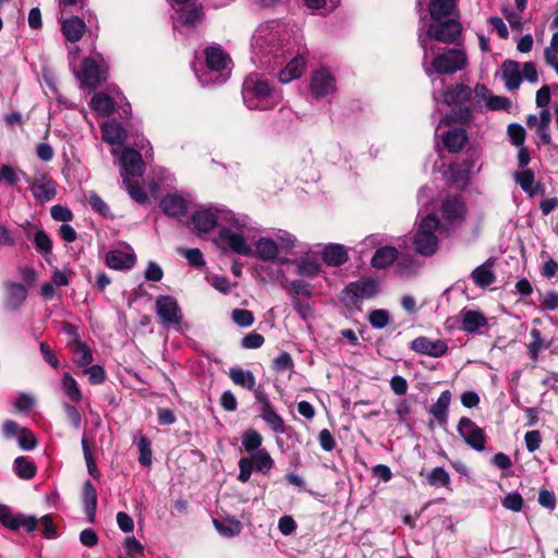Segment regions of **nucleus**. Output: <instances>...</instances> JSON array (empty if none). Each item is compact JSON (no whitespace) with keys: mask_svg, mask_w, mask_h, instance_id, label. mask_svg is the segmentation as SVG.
Instances as JSON below:
<instances>
[{"mask_svg":"<svg viewBox=\"0 0 558 558\" xmlns=\"http://www.w3.org/2000/svg\"><path fill=\"white\" fill-rule=\"evenodd\" d=\"M461 329L468 333H475L480 328L487 325V319L480 311L464 307L461 313Z\"/></svg>","mask_w":558,"mask_h":558,"instance_id":"nucleus-27","label":"nucleus"},{"mask_svg":"<svg viewBox=\"0 0 558 558\" xmlns=\"http://www.w3.org/2000/svg\"><path fill=\"white\" fill-rule=\"evenodd\" d=\"M288 34L272 31L268 25L260 26L252 37V61L265 70H276L286 64L278 73L281 83L299 78L305 68V48L294 49Z\"/></svg>","mask_w":558,"mask_h":558,"instance_id":"nucleus-1","label":"nucleus"},{"mask_svg":"<svg viewBox=\"0 0 558 558\" xmlns=\"http://www.w3.org/2000/svg\"><path fill=\"white\" fill-rule=\"evenodd\" d=\"M480 155L476 149L469 148L466 157L462 162H456L450 166V172L454 181H465L474 171Z\"/></svg>","mask_w":558,"mask_h":558,"instance_id":"nucleus-21","label":"nucleus"},{"mask_svg":"<svg viewBox=\"0 0 558 558\" xmlns=\"http://www.w3.org/2000/svg\"><path fill=\"white\" fill-rule=\"evenodd\" d=\"M444 146L450 153L460 151L468 142V134L464 129H453L445 133Z\"/></svg>","mask_w":558,"mask_h":558,"instance_id":"nucleus-33","label":"nucleus"},{"mask_svg":"<svg viewBox=\"0 0 558 558\" xmlns=\"http://www.w3.org/2000/svg\"><path fill=\"white\" fill-rule=\"evenodd\" d=\"M156 313L161 319L165 328L169 329L175 325H180L182 320L181 308L171 295H160L156 300Z\"/></svg>","mask_w":558,"mask_h":558,"instance_id":"nucleus-10","label":"nucleus"},{"mask_svg":"<svg viewBox=\"0 0 558 558\" xmlns=\"http://www.w3.org/2000/svg\"><path fill=\"white\" fill-rule=\"evenodd\" d=\"M205 61L208 68L209 78L199 77L202 83H222L226 81L223 77L221 80L220 72L227 69L228 63L230 62L229 56L220 48V47H207L205 49Z\"/></svg>","mask_w":558,"mask_h":558,"instance_id":"nucleus-9","label":"nucleus"},{"mask_svg":"<svg viewBox=\"0 0 558 558\" xmlns=\"http://www.w3.org/2000/svg\"><path fill=\"white\" fill-rule=\"evenodd\" d=\"M259 415L263 421L276 433L283 434L286 432V425L283 418L275 411L274 407L270 405L265 409H258Z\"/></svg>","mask_w":558,"mask_h":558,"instance_id":"nucleus-39","label":"nucleus"},{"mask_svg":"<svg viewBox=\"0 0 558 558\" xmlns=\"http://www.w3.org/2000/svg\"><path fill=\"white\" fill-rule=\"evenodd\" d=\"M311 92L316 99H322L335 90V78L328 69L315 71L311 77Z\"/></svg>","mask_w":558,"mask_h":558,"instance_id":"nucleus-17","label":"nucleus"},{"mask_svg":"<svg viewBox=\"0 0 558 558\" xmlns=\"http://www.w3.org/2000/svg\"><path fill=\"white\" fill-rule=\"evenodd\" d=\"M73 350L74 362L78 365L85 366L92 363V351L83 343H76Z\"/></svg>","mask_w":558,"mask_h":558,"instance_id":"nucleus-54","label":"nucleus"},{"mask_svg":"<svg viewBox=\"0 0 558 558\" xmlns=\"http://www.w3.org/2000/svg\"><path fill=\"white\" fill-rule=\"evenodd\" d=\"M242 97L251 110H270L282 100L281 92L257 74H251L244 80Z\"/></svg>","mask_w":558,"mask_h":558,"instance_id":"nucleus-4","label":"nucleus"},{"mask_svg":"<svg viewBox=\"0 0 558 558\" xmlns=\"http://www.w3.org/2000/svg\"><path fill=\"white\" fill-rule=\"evenodd\" d=\"M279 244L271 238L262 236L255 242V248L250 257H256L263 262L275 260L279 255Z\"/></svg>","mask_w":558,"mask_h":558,"instance_id":"nucleus-24","label":"nucleus"},{"mask_svg":"<svg viewBox=\"0 0 558 558\" xmlns=\"http://www.w3.org/2000/svg\"><path fill=\"white\" fill-rule=\"evenodd\" d=\"M472 89L465 84H457L444 92V102L448 106L463 105L470 101Z\"/></svg>","mask_w":558,"mask_h":558,"instance_id":"nucleus-32","label":"nucleus"},{"mask_svg":"<svg viewBox=\"0 0 558 558\" xmlns=\"http://www.w3.org/2000/svg\"><path fill=\"white\" fill-rule=\"evenodd\" d=\"M466 63L468 57L465 52L452 48L435 57L430 63V68H425V73L428 76H430L433 73L453 74L462 70Z\"/></svg>","mask_w":558,"mask_h":558,"instance_id":"nucleus-8","label":"nucleus"},{"mask_svg":"<svg viewBox=\"0 0 558 558\" xmlns=\"http://www.w3.org/2000/svg\"><path fill=\"white\" fill-rule=\"evenodd\" d=\"M112 113H118L123 121H128L132 114L131 104L116 84L107 83V143L122 146L128 138V132L123 123L109 119Z\"/></svg>","mask_w":558,"mask_h":558,"instance_id":"nucleus-3","label":"nucleus"},{"mask_svg":"<svg viewBox=\"0 0 558 558\" xmlns=\"http://www.w3.org/2000/svg\"><path fill=\"white\" fill-rule=\"evenodd\" d=\"M111 154L118 157L122 182L130 197L140 205H145L149 195L157 196L158 184L155 181L145 183V161L142 154L133 147L123 146L120 154L112 148Z\"/></svg>","mask_w":558,"mask_h":558,"instance_id":"nucleus-2","label":"nucleus"},{"mask_svg":"<svg viewBox=\"0 0 558 558\" xmlns=\"http://www.w3.org/2000/svg\"><path fill=\"white\" fill-rule=\"evenodd\" d=\"M220 209L221 206H210L196 210L191 217L192 229L198 234L214 230L221 222Z\"/></svg>","mask_w":558,"mask_h":558,"instance_id":"nucleus-12","label":"nucleus"},{"mask_svg":"<svg viewBox=\"0 0 558 558\" xmlns=\"http://www.w3.org/2000/svg\"><path fill=\"white\" fill-rule=\"evenodd\" d=\"M427 483L433 487H446L450 486V475L442 466L434 468L426 475Z\"/></svg>","mask_w":558,"mask_h":558,"instance_id":"nucleus-48","label":"nucleus"},{"mask_svg":"<svg viewBox=\"0 0 558 558\" xmlns=\"http://www.w3.org/2000/svg\"><path fill=\"white\" fill-rule=\"evenodd\" d=\"M534 179V172L530 169L518 172L515 175L517 183L524 192L532 191Z\"/></svg>","mask_w":558,"mask_h":558,"instance_id":"nucleus-60","label":"nucleus"},{"mask_svg":"<svg viewBox=\"0 0 558 558\" xmlns=\"http://www.w3.org/2000/svg\"><path fill=\"white\" fill-rule=\"evenodd\" d=\"M179 252L187 259L191 266L196 268L205 266V259L199 248H180Z\"/></svg>","mask_w":558,"mask_h":558,"instance_id":"nucleus-57","label":"nucleus"},{"mask_svg":"<svg viewBox=\"0 0 558 558\" xmlns=\"http://www.w3.org/2000/svg\"><path fill=\"white\" fill-rule=\"evenodd\" d=\"M558 308V293L556 291H548L542 294L541 298V310L542 311H555Z\"/></svg>","mask_w":558,"mask_h":558,"instance_id":"nucleus-64","label":"nucleus"},{"mask_svg":"<svg viewBox=\"0 0 558 558\" xmlns=\"http://www.w3.org/2000/svg\"><path fill=\"white\" fill-rule=\"evenodd\" d=\"M324 263L331 267L345 264L349 259L348 250L342 244H328L322 252Z\"/></svg>","mask_w":558,"mask_h":558,"instance_id":"nucleus-28","label":"nucleus"},{"mask_svg":"<svg viewBox=\"0 0 558 558\" xmlns=\"http://www.w3.org/2000/svg\"><path fill=\"white\" fill-rule=\"evenodd\" d=\"M486 106L489 110H509L511 107V101L507 97L504 96H490L486 100Z\"/></svg>","mask_w":558,"mask_h":558,"instance_id":"nucleus-63","label":"nucleus"},{"mask_svg":"<svg viewBox=\"0 0 558 558\" xmlns=\"http://www.w3.org/2000/svg\"><path fill=\"white\" fill-rule=\"evenodd\" d=\"M136 255L133 248L126 244H119L117 247L107 252V267L116 270H129L134 267Z\"/></svg>","mask_w":558,"mask_h":558,"instance_id":"nucleus-13","label":"nucleus"},{"mask_svg":"<svg viewBox=\"0 0 558 558\" xmlns=\"http://www.w3.org/2000/svg\"><path fill=\"white\" fill-rule=\"evenodd\" d=\"M5 292L4 306L9 311L19 310L27 298V290L22 283L7 282Z\"/></svg>","mask_w":558,"mask_h":558,"instance_id":"nucleus-26","label":"nucleus"},{"mask_svg":"<svg viewBox=\"0 0 558 558\" xmlns=\"http://www.w3.org/2000/svg\"><path fill=\"white\" fill-rule=\"evenodd\" d=\"M13 469L15 474L22 480H31L36 474L35 463L26 457H17L14 460Z\"/></svg>","mask_w":558,"mask_h":558,"instance_id":"nucleus-42","label":"nucleus"},{"mask_svg":"<svg viewBox=\"0 0 558 558\" xmlns=\"http://www.w3.org/2000/svg\"><path fill=\"white\" fill-rule=\"evenodd\" d=\"M136 446L140 451V457H138L140 464L143 466H150L151 462H153L150 439L146 435H141L136 442Z\"/></svg>","mask_w":558,"mask_h":558,"instance_id":"nucleus-49","label":"nucleus"},{"mask_svg":"<svg viewBox=\"0 0 558 558\" xmlns=\"http://www.w3.org/2000/svg\"><path fill=\"white\" fill-rule=\"evenodd\" d=\"M442 218L449 222L461 221L465 217V204L461 195L446 197L440 207Z\"/></svg>","mask_w":558,"mask_h":558,"instance_id":"nucleus-20","label":"nucleus"},{"mask_svg":"<svg viewBox=\"0 0 558 558\" xmlns=\"http://www.w3.org/2000/svg\"><path fill=\"white\" fill-rule=\"evenodd\" d=\"M83 502L88 521L94 522L97 508V492L89 481L83 486Z\"/></svg>","mask_w":558,"mask_h":558,"instance_id":"nucleus-37","label":"nucleus"},{"mask_svg":"<svg viewBox=\"0 0 558 558\" xmlns=\"http://www.w3.org/2000/svg\"><path fill=\"white\" fill-rule=\"evenodd\" d=\"M507 132H508L511 143L514 146H517V147L523 146L526 133H525L524 128L520 123H515V122L510 123L508 125Z\"/></svg>","mask_w":558,"mask_h":558,"instance_id":"nucleus-56","label":"nucleus"},{"mask_svg":"<svg viewBox=\"0 0 558 558\" xmlns=\"http://www.w3.org/2000/svg\"><path fill=\"white\" fill-rule=\"evenodd\" d=\"M264 342L265 338L260 333L252 331L242 338L241 347L247 350L258 349L264 344Z\"/></svg>","mask_w":558,"mask_h":558,"instance_id":"nucleus-58","label":"nucleus"},{"mask_svg":"<svg viewBox=\"0 0 558 558\" xmlns=\"http://www.w3.org/2000/svg\"><path fill=\"white\" fill-rule=\"evenodd\" d=\"M34 243L37 252L44 257L51 253L52 242L45 231L38 230L35 233Z\"/></svg>","mask_w":558,"mask_h":558,"instance_id":"nucleus-53","label":"nucleus"},{"mask_svg":"<svg viewBox=\"0 0 558 558\" xmlns=\"http://www.w3.org/2000/svg\"><path fill=\"white\" fill-rule=\"evenodd\" d=\"M262 435L255 429L250 428L242 435V446L247 453L253 454L262 449Z\"/></svg>","mask_w":558,"mask_h":558,"instance_id":"nucleus-47","label":"nucleus"},{"mask_svg":"<svg viewBox=\"0 0 558 558\" xmlns=\"http://www.w3.org/2000/svg\"><path fill=\"white\" fill-rule=\"evenodd\" d=\"M462 25L456 19L438 20L428 25L425 34L418 33V44L424 51V62L428 58V51H434V46L428 47V41L435 39L445 44H452L461 35Z\"/></svg>","mask_w":558,"mask_h":558,"instance_id":"nucleus-5","label":"nucleus"},{"mask_svg":"<svg viewBox=\"0 0 558 558\" xmlns=\"http://www.w3.org/2000/svg\"><path fill=\"white\" fill-rule=\"evenodd\" d=\"M70 63L73 68L76 78L81 83V87L87 88L89 92L95 90L100 82V68L89 58L84 59L81 65H75V60L78 57V47L72 46L69 48Z\"/></svg>","mask_w":558,"mask_h":558,"instance_id":"nucleus-7","label":"nucleus"},{"mask_svg":"<svg viewBox=\"0 0 558 558\" xmlns=\"http://www.w3.org/2000/svg\"><path fill=\"white\" fill-rule=\"evenodd\" d=\"M439 219L435 214H429L421 219L413 234L414 250L422 256H433L438 248L439 240L436 231L439 228Z\"/></svg>","mask_w":558,"mask_h":558,"instance_id":"nucleus-6","label":"nucleus"},{"mask_svg":"<svg viewBox=\"0 0 558 558\" xmlns=\"http://www.w3.org/2000/svg\"><path fill=\"white\" fill-rule=\"evenodd\" d=\"M451 401V392L445 390L440 393L439 398L435 403L432 404L429 413L440 425H445L448 418V408Z\"/></svg>","mask_w":558,"mask_h":558,"instance_id":"nucleus-35","label":"nucleus"},{"mask_svg":"<svg viewBox=\"0 0 558 558\" xmlns=\"http://www.w3.org/2000/svg\"><path fill=\"white\" fill-rule=\"evenodd\" d=\"M221 222L229 223L235 229L243 230L248 226L247 216H238L233 211L229 210L225 206H221Z\"/></svg>","mask_w":558,"mask_h":558,"instance_id":"nucleus-50","label":"nucleus"},{"mask_svg":"<svg viewBox=\"0 0 558 558\" xmlns=\"http://www.w3.org/2000/svg\"><path fill=\"white\" fill-rule=\"evenodd\" d=\"M456 9V0H430L429 14L434 21L448 17Z\"/></svg>","mask_w":558,"mask_h":558,"instance_id":"nucleus-38","label":"nucleus"},{"mask_svg":"<svg viewBox=\"0 0 558 558\" xmlns=\"http://www.w3.org/2000/svg\"><path fill=\"white\" fill-rule=\"evenodd\" d=\"M473 119V110L466 104L452 105L449 113L441 118L440 123L450 125L454 124H468Z\"/></svg>","mask_w":558,"mask_h":558,"instance_id":"nucleus-31","label":"nucleus"},{"mask_svg":"<svg viewBox=\"0 0 558 558\" xmlns=\"http://www.w3.org/2000/svg\"><path fill=\"white\" fill-rule=\"evenodd\" d=\"M501 74L508 90L513 92L520 87L522 76L518 61L510 59L505 60L501 64Z\"/></svg>","mask_w":558,"mask_h":558,"instance_id":"nucleus-25","label":"nucleus"},{"mask_svg":"<svg viewBox=\"0 0 558 558\" xmlns=\"http://www.w3.org/2000/svg\"><path fill=\"white\" fill-rule=\"evenodd\" d=\"M391 320V316L387 310H373L368 314V322L375 329L385 328Z\"/></svg>","mask_w":558,"mask_h":558,"instance_id":"nucleus-52","label":"nucleus"},{"mask_svg":"<svg viewBox=\"0 0 558 558\" xmlns=\"http://www.w3.org/2000/svg\"><path fill=\"white\" fill-rule=\"evenodd\" d=\"M379 290L377 281L371 277L349 283L344 288V293L350 298L352 304H357L360 300L374 298Z\"/></svg>","mask_w":558,"mask_h":558,"instance_id":"nucleus-15","label":"nucleus"},{"mask_svg":"<svg viewBox=\"0 0 558 558\" xmlns=\"http://www.w3.org/2000/svg\"><path fill=\"white\" fill-rule=\"evenodd\" d=\"M293 263L296 266V274L302 277L315 278L319 275L320 266L317 262L310 258L294 259Z\"/></svg>","mask_w":558,"mask_h":558,"instance_id":"nucleus-43","label":"nucleus"},{"mask_svg":"<svg viewBox=\"0 0 558 558\" xmlns=\"http://www.w3.org/2000/svg\"><path fill=\"white\" fill-rule=\"evenodd\" d=\"M229 377L236 385L247 390H255L256 379L254 374L248 369H243L240 366L231 367Z\"/></svg>","mask_w":558,"mask_h":558,"instance_id":"nucleus-36","label":"nucleus"},{"mask_svg":"<svg viewBox=\"0 0 558 558\" xmlns=\"http://www.w3.org/2000/svg\"><path fill=\"white\" fill-rule=\"evenodd\" d=\"M501 505L508 510L519 512L523 507V498L519 493H510L501 500Z\"/></svg>","mask_w":558,"mask_h":558,"instance_id":"nucleus-59","label":"nucleus"},{"mask_svg":"<svg viewBox=\"0 0 558 558\" xmlns=\"http://www.w3.org/2000/svg\"><path fill=\"white\" fill-rule=\"evenodd\" d=\"M410 349L418 354L441 357L447 353L448 345L444 340H432L421 336L411 341Z\"/></svg>","mask_w":558,"mask_h":558,"instance_id":"nucleus-16","label":"nucleus"},{"mask_svg":"<svg viewBox=\"0 0 558 558\" xmlns=\"http://www.w3.org/2000/svg\"><path fill=\"white\" fill-rule=\"evenodd\" d=\"M399 252L395 246L386 245L377 248L371 259V266L375 269H386L398 258Z\"/></svg>","mask_w":558,"mask_h":558,"instance_id":"nucleus-30","label":"nucleus"},{"mask_svg":"<svg viewBox=\"0 0 558 558\" xmlns=\"http://www.w3.org/2000/svg\"><path fill=\"white\" fill-rule=\"evenodd\" d=\"M530 335H531L533 341L526 345L527 355L531 360L536 361L538 359V354H539L541 350L547 349L549 347V343L548 344L544 343V341L542 339V333L536 328H533L530 331Z\"/></svg>","mask_w":558,"mask_h":558,"instance_id":"nucleus-51","label":"nucleus"},{"mask_svg":"<svg viewBox=\"0 0 558 558\" xmlns=\"http://www.w3.org/2000/svg\"><path fill=\"white\" fill-rule=\"evenodd\" d=\"M231 318L239 327H250L254 323L253 313L244 308L233 310L231 313Z\"/></svg>","mask_w":558,"mask_h":558,"instance_id":"nucleus-55","label":"nucleus"},{"mask_svg":"<svg viewBox=\"0 0 558 558\" xmlns=\"http://www.w3.org/2000/svg\"><path fill=\"white\" fill-rule=\"evenodd\" d=\"M24 180L29 184L34 197L40 202H48L56 196V182L45 173H37L31 179L21 172Z\"/></svg>","mask_w":558,"mask_h":558,"instance_id":"nucleus-14","label":"nucleus"},{"mask_svg":"<svg viewBox=\"0 0 558 558\" xmlns=\"http://www.w3.org/2000/svg\"><path fill=\"white\" fill-rule=\"evenodd\" d=\"M173 20L174 31H179L181 27L194 28L199 25L204 19L202 8L193 7L186 10H180L175 12Z\"/></svg>","mask_w":558,"mask_h":558,"instance_id":"nucleus-22","label":"nucleus"},{"mask_svg":"<svg viewBox=\"0 0 558 558\" xmlns=\"http://www.w3.org/2000/svg\"><path fill=\"white\" fill-rule=\"evenodd\" d=\"M218 235L220 242L227 245L231 252L242 256H250L253 253V248L247 244L246 239L242 234L222 227Z\"/></svg>","mask_w":558,"mask_h":558,"instance_id":"nucleus-18","label":"nucleus"},{"mask_svg":"<svg viewBox=\"0 0 558 558\" xmlns=\"http://www.w3.org/2000/svg\"><path fill=\"white\" fill-rule=\"evenodd\" d=\"M61 388L70 401L77 403L82 400V391L78 387V384L69 373L63 374L61 379Z\"/></svg>","mask_w":558,"mask_h":558,"instance_id":"nucleus-41","label":"nucleus"},{"mask_svg":"<svg viewBox=\"0 0 558 558\" xmlns=\"http://www.w3.org/2000/svg\"><path fill=\"white\" fill-rule=\"evenodd\" d=\"M61 31L63 36L71 43L78 41L85 32V23L76 16L62 22Z\"/></svg>","mask_w":558,"mask_h":558,"instance_id":"nucleus-34","label":"nucleus"},{"mask_svg":"<svg viewBox=\"0 0 558 558\" xmlns=\"http://www.w3.org/2000/svg\"><path fill=\"white\" fill-rule=\"evenodd\" d=\"M417 271V263L413 256L404 255L396 260V272L400 277L409 278Z\"/></svg>","mask_w":558,"mask_h":558,"instance_id":"nucleus-44","label":"nucleus"},{"mask_svg":"<svg viewBox=\"0 0 558 558\" xmlns=\"http://www.w3.org/2000/svg\"><path fill=\"white\" fill-rule=\"evenodd\" d=\"M494 263V258H488L485 263L472 270L471 278L476 287L486 288L495 282L496 276L492 269Z\"/></svg>","mask_w":558,"mask_h":558,"instance_id":"nucleus-29","label":"nucleus"},{"mask_svg":"<svg viewBox=\"0 0 558 558\" xmlns=\"http://www.w3.org/2000/svg\"><path fill=\"white\" fill-rule=\"evenodd\" d=\"M457 430L464 442L476 451H483L486 444V435L483 428L471 418L463 416L459 420Z\"/></svg>","mask_w":558,"mask_h":558,"instance_id":"nucleus-11","label":"nucleus"},{"mask_svg":"<svg viewBox=\"0 0 558 558\" xmlns=\"http://www.w3.org/2000/svg\"><path fill=\"white\" fill-rule=\"evenodd\" d=\"M160 208L165 215L172 218H180L186 213L187 201L175 193H168L160 201Z\"/></svg>","mask_w":558,"mask_h":558,"instance_id":"nucleus-23","label":"nucleus"},{"mask_svg":"<svg viewBox=\"0 0 558 558\" xmlns=\"http://www.w3.org/2000/svg\"><path fill=\"white\" fill-rule=\"evenodd\" d=\"M253 468L256 471L268 474L274 466V460L266 449H259L257 452L252 454Z\"/></svg>","mask_w":558,"mask_h":558,"instance_id":"nucleus-45","label":"nucleus"},{"mask_svg":"<svg viewBox=\"0 0 558 558\" xmlns=\"http://www.w3.org/2000/svg\"><path fill=\"white\" fill-rule=\"evenodd\" d=\"M124 549L126 551L125 557H129V558H134L137 555H143V553H144L143 545L134 536H128L125 538Z\"/></svg>","mask_w":558,"mask_h":558,"instance_id":"nucleus-62","label":"nucleus"},{"mask_svg":"<svg viewBox=\"0 0 558 558\" xmlns=\"http://www.w3.org/2000/svg\"><path fill=\"white\" fill-rule=\"evenodd\" d=\"M35 404V399L29 393H21L14 402V408L17 412L28 413Z\"/></svg>","mask_w":558,"mask_h":558,"instance_id":"nucleus-61","label":"nucleus"},{"mask_svg":"<svg viewBox=\"0 0 558 558\" xmlns=\"http://www.w3.org/2000/svg\"><path fill=\"white\" fill-rule=\"evenodd\" d=\"M213 522H214V525H215L217 532L223 537H229V538L234 537V536L239 535L242 531L241 522L235 519H231V518H228L225 520L214 519Z\"/></svg>","mask_w":558,"mask_h":558,"instance_id":"nucleus-40","label":"nucleus"},{"mask_svg":"<svg viewBox=\"0 0 558 558\" xmlns=\"http://www.w3.org/2000/svg\"><path fill=\"white\" fill-rule=\"evenodd\" d=\"M90 108L98 117V128L101 138L105 140V95L96 93L90 100Z\"/></svg>","mask_w":558,"mask_h":558,"instance_id":"nucleus-46","label":"nucleus"},{"mask_svg":"<svg viewBox=\"0 0 558 558\" xmlns=\"http://www.w3.org/2000/svg\"><path fill=\"white\" fill-rule=\"evenodd\" d=\"M0 522L10 530L24 527L27 532L36 530L37 520L34 517L14 515L8 506L0 504Z\"/></svg>","mask_w":558,"mask_h":558,"instance_id":"nucleus-19","label":"nucleus"}]
</instances>
